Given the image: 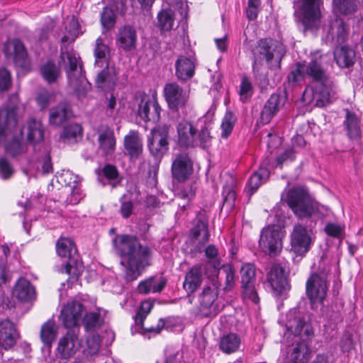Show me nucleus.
Segmentation results:
<instances>
[{"label": "nucleus", "instance_id": "nucleus-1", "mask_svg": "<svg viewBox=\"0 0 363 363\" xmlns=\"http://www.w3.org/2000/svg\"><path fill=\"white\" fill-rule=\"evenodd\" d=\"M113 243L116 254L121 257V264L125 267L126 281L136 280L143 270L151 265L152 250L142 245L136 236L118 235Z\"/></svg>", "mask_w": 363, "mask_h": 363}, {"label": "nucleus", "instance_id": "nucleus-2", "mask_svg": "<svg viewBox=\"0 0 363 363\" xmlns=\"http://www.w3.org/2000/svg\"><path fill=\"white\" fill-rule=\"evenodd\" d=\"M285 52L284 45L272 38L259 40L252 49V72L261 89H265L269 84L267 75L261 72L263 61L265 60L271 69L280 68L281 62Z\"/></svg>", "mask_w": 363, "mask_h": 363}, {"label": "nucleus", "instance_id": "nucleus-3", "mask_svg": "<svg viewBox=\"0 0 363 363\" xmlns=\"http://www.w3.org/2000/svg\"><path fill=\"white\" fill-rule=\"evenodd\" d=\"M304 74L313 89L315 106L324 107L330 103L332 81L324 68L322 56L314 55L309 62H303Z\"/></svg>", "mask_w": 363, "mask_h": 363}, {"label": "nucleus", "instance_id": "nucleus-4", "mask_svg": "<svg viewBox=\"0 0 363 363\" xmlns=\"http://www.w3.org/2000/svg\"><path fill=\"white\" fill-rule=\"evenodd\" d=\"M211 124L200 118L196 125L189 121L182 120L177 125V141L183 147L208 148L212 143Z\"/></svg>", "mask_w": 363, "mask_h": 363}, {"label": "nucleus", "instance_id": "nucleus-5", "mask_svg": "<svg viewBox=\"0 0 363 363\" xmlns=\"http://www.w3.org/2000/svg\"><path fill=\"white\" fill-rule=\"evenodd\" d=\"M284 201L301 220L311 218L318 211V204L308 189L301 186H295L287 190Z\"/></svg>", "mask_w": 363, "mask_h": 363}, {"label": "nucleus", "instance_id": "nucleus-6", "mask_svg": "<svg viewBox=\"0 0 363 363\" xmlns=\"http://www.w3.org/2000/svg\"><path fill=\"white\" fill-rule=\"evenodd\" d=\"M60 59L64 65L69 86L79 98L84 96L90 88V84L83 74L80 57L72 52H62Z\"/></svg>", "mask_w": 363, "mask_h": 363}, {"label": "nucleus", "instance_id": "nucleus-7", "mask_svg": "<svg viewBox=\"0 0 363 363\" xmlns=\"http://www.w3.org/2000/svg\"><path fill=\"white\" fill-rule=\"evenodd\" d=\"M315 237L311 228L301 223L294 225L290 234L291 252L296 256L304 257L311 250Z\"/></svg>", "mask_w": 363, "mask_h": 363}, {"label": "nucleus", "instance_id": "nucleus-8", "mask_svg": "<svg viewBox=\"0 0 363 363\" xmlns=\"http://www.w3.org/2000/svg\"><path fill=\"white\" fill-rule=\"evenodd\" d=\"M170 125L160 124L152 128L147 136V147L150 154L162 158L169 150V133Z\"/></svg>", "mask_w": 363, "mask_h": 363}, {"label": "nucleus", "instance_id": "nucleus-9", "mask_svg": "<svg viewBox=\"0 0 363 363\" xmlns=\"http://www.w3.org/2000/svg\"><path fill=\"white\" fill-rule=\"evenodd\" d=\"M259 245L262 251L271 257L278 255L282 249V234L279 227L269 225L260 233Z\"/></svg>", "mask_w": 363, "mask_h": 363}, {"label": "nucleus", "instance_id": "nucleus-10", "mask_svg": "<svg viewBox=\"0 0 363 363\" xmlns=\"http://www.w3.org/2000/svg\"><path fill=\"white\" fill-rule=\"evenodd\" d=\"M299 20L304 30L317 29L320 24V5L322 0H301Z\"/></svg>", "mask_w": 363, "mask_h": 363}, {"label": "nucleus", "instance_id": "nucleus-11", "mask_svg": "<svg viewBox=\"0 0 363 363\" xmlns=\"http://www.w3.org/2000/svg\"><path fill=\"white\" fill-rule=\"evenodd\" d=\"M328 291L327 275L324 272L313 274L306 282V294L311 302L322 303Z\"/></svg>", "mask_w": 363, "mask_h": 363}, {"label": "nucleus", "instance_id": "nucleus-12", "mask_svg": "<svg viewBox=\"0 0 363 363\" xmlns=\"http://www.w3.org/2000/svg\"><path fill=\"white\" fill-rule=\"evenodd\" d=\"M164 96L169 108L173 111H178L185 107L189 98V91L177 82H170L164 85Z\"/></svg>", "mask_w": 363, "mask_h": 363}, {"label": "nucleus", "instance_id": "nucleus-13", "mask_svg": "<svg viewBox=\"0 0 363 363\" xmlns=\"http://www.w3.org/2000/svg\"><path fill=\"white\" fill-rule=\"evenodd\" d=\"M85 313L86 309L79 301H72L62 308L60 317L65 327L71 328L82 321Z\"/></svg>", "mask_w": 363, "mask_h": 363}, {"label": "nucleus", "instance_id": "nucleus-14", "mask_svg": "<svg viewBox=\"0 0 363 363\" xmlns=\"http://www.w3.org/2000/svg\"><path fill=\"white\" fill-rule=\"evenodd\" d=\"M78 335L74 331H67L58 342L57 355L62 359H68L77 352L79 348Z\"/></svg>", "mask_w": 363, "mask_h": 363}, {"label": "nucleus", "instance_id": "nucleus-15", "mask_svg": "<svg viewBox=\"0 0 363 363\" xmlns=\"http://www.w3.org/2000/svg\"><path fill=\"white\" fill-rule=\"evenodd\" d=\"M193 171V162L187 152L178 154L172 165V177L179 182H184Z\"/></svg>", "mask_w": 363, "mask_h": 363}, {"label": "nucleus", "instance_id": "nucleus-16", "mask_svg": "<svg viewBox=\"0 0 363 363\" xmlns=\"http://www.w3.org/2000/svg\"><path fill=\"white\" fill-rule=\"evenodd\" d=\"M267 282L272 290L277 294H281L289 289V283L283 267L279 264H273L267 274Z\"/></svg>", "mask_w": 363, "mask_h": 363}, {"label": "nucleus", "instance_id": "nucleus-17", "mask_svg": "<svg viewBox=\"0 0 363 363\" xmlns=\"http://www.w3.org/2000/svg\"><path fill=\"white\" fill-rule=\"evenodd\" d=\"M161 107L157 100L145 96L139 104L138 114L144 121L157 122L160 119Z\"/></svg>", "mask_w": 363, "mask_h": 363}, {"label": "nucleus", "instance_id": "nucleus-18", "mask_svg": "<svg viewBox=\"0 0 363 363\" xmlns=\"http://www.w3.org/2000/svg\"><path fill=\"white\" fill-rule=\"evenodd\" d=\"M17 108L15 106L0 109V143L6 139L9 132L17 127Z\"/></svg>", "mask_w": 363, "mask_h": 363}, {"label": "nucleus", "instance_id": "nucleus-19", "mask_svg": "<svg viewBox=\"0 0 363 363\" xmlns=\"http://www.w3.org/2000/svg\"><path fill=\"white\" fill-rule=\"evenodd\" d=\"M285 96L281 94H272L264 105L260 113L259 123L262 125L269 123L284 106Z\"/></svg>", "mask_w": 363, "mask_h": 363}, {"label": "nucleus", "instance_id": "nucleus-20", "mask_svg": "<svg viewBox=\"0 0 363 363\" xmlns=\"http://www.w3.org/2000/svg\"><path fill=\"white\" fill-rule=\"evenodd\" d=\"M19 337L15 325L8 319L0 322V347L6 350L12 348Z\"/></svg>", "mask_w": 363, "mask_h": 363}, {"label": "nucleus", "instance_id": "nucleus-21", "mask_svg": "<svg viewBox=\"0 0 363 363\" xmlns=\"http://www.w3.org/2000/svg\"><path fill=\"white\" fill-rule=\"evenodd\" d=\"M203 233L202 242H206L209 240L208 215L205 210H201L196 214L191 229L192 239L196 240Z\"/></svg>", "mask_w": 363, "mask_h": 363}, {"label": "nucleus", "instance_id": "nucleus-22", "mask_svg": "<svg viewBox=\"0 0 363 363\" xmlns=\"http://www.w3.org/2000/svg\"><path fill=\"white\" fill-rule=\"evenodd\" d=\"M288 317L286 323L287 330L295 337L301 336L299 338L303 339L304 337L308 338L312 335L313 331L311 325L302 320L300 316L292 317L290 313Z\"/></svg>", "mask_w": 363, "mask_h": 363}, {"label": "nucleus", "instance_id": "nucleus-23", "mask_svg": "<svg viewBox=\"0 0 363 363\" xmlns=\"http://www.w3.org/2000/svg\"><path fill=\"white\" fill-rule=\"evenodd\" d=\"M289 351V363H307L311 350L304 339L298 337Z\"/></svg>", "mask_w": 363, "mask_h": 363}, {"label": "nucleus", "instance_id": "nucleus-24", "mask_svg": "<svg viewBox=\"0 0 363 363\" xmlns=\"http://www.w3.org/2000/svg\"><path fill=\"white\" fill-rule=\"evenodd\" d=\"M195 74V62L184 55L178 57L175 62V75L182 82L191 79Z\"/></svg>", "mask_w": 363, "mask_h": 363}, {"label": "nucleus", "instance_id": "nucleus-25", "mask_svg": "<svg viewBox=\"0 0 363 363\" xmlns=\"http://www.w3.org/2000/svg\"><path fill=\"white\" fill-rule=\"evenodd\" d=\"M203 282V267L201 264L193 266L186 272L183 287L188 294L194 293Z\"/></svg>", "mask_w": 363, "mask_h": 363}, {"label": "nucleus", "instance_id": "nucleus-26", "mask_svg": "<svg viewBox=\"0 0 363 363\" xmlns=\"http://www.w3.org/2000/svg\"><path fill=\"white\" fill-rule=\"evenodd\" d=\"M348 35V26L341 18H336L331 21L327 38H330L332 41L337 44L343 43Z\"/></svg>", "mask_w": 363, "mask_h": 363}, {"label": "nucleus", "instance_id": "nucleus-27", "mask_svg": "<svg viewBox=\"0 0 363 363\" xmlns=\"http://www.w3.org/2000/svg\"><path fill=\"white\" fill-rule=\"evenodd\" d=\"M99 148L106 155H111L115 151L116 139L113 130L108 126H101L98 137Z\"/></svg>", "mask_w": 363, "mask_h": 363}, {"label": "nucleus", "instance_id": "nucleus-28", "mask_svg": "<svg viewBox=\"0 0 363 363\" xmlns=\"http://www.w3.org/2000/svg\"><path fill=\"white\" fill-rule=\"evenodd\" d=\"M333 54L335 60L340 67H350L354 63L355 52L347 45L337 46Z\"/></svg>", "mask_w": 363, "mask_h": 363}, {"label": "nucleus", "instance_id": "nucleus-29", "mask_svg": "<svg viewBox=\"0 0 363 363\" xmlns=\"http://www.w3.org/2000/svg\"><path fill=\"white\" fill-rule=\"evenodd\" d=\"M344 125L347 135L351 140H358L361 138L362 130L359 118L349 110H346Z\"/></svg>", "mask_w": 363, "mask_h": 363}, {"label": "nucleus", "instance_id": "nucleus-30", "mask_svg": "<svg viewBox=\"0 0 363 363\" xmlns=\"http://www.w3.org/2000/svg\"><path fill=\"white\" fill-rule=\"evenodd\" d=\"M119 45L125 51L132 50L135 48L137 34L135 29L130 26H125L120 29L118 35Z\"/></svg>", "mask_w": 363, "mask_h": 363}, {"label": "nucleus", "instance_id": "nucleus-31", "mask_svg": "<svg viewBox=\"0 0 363 363\" xmlns=\"http://www.w3.org/2000/svg\"><path fill=\"white\" fill-rule=\"evenodd\" d=\"M72 115L70 106L67 103H60L50 111V123L59 126L69 119Z\"/></svg>", "mask_w": 363, "mask_h": 363}, {"label": "nucleus", "instance_id": "nucleus-32", "mask_svg": "<svg viewBox=\"0 0 363 363\" xmlns=\"http://www.w3.org/2000/svg\"><path fill=\"white\" fill-rule=\"evenodd\" d=\"M13 294L21 301H29L35 298V289L28 279L20 278L14 286Z\"/></svg>", "mask_w": 363, "mask_h": 363}, {"label": "nucleus", "instance_id": "nucleus-33", "mask_svg": "<svg viewBox=\"0 0 363 363\" xmlns=\"http://www.w3.org/2000/svg\"><path fill=\"white\" fill-rule=\"evenodd\" d=\"M241 345L240 336L234 333L223 335L219 340V350L226 354H230L239 350Z\"/></svg>", "mask_w": 363, "mask_h": 363}, {"label": "nucleus", "instance_id": "nucleus-34", "mask_svg": "<svg viewBox=\"0 0 363 363\" xmlns=\"http://www.w3.org/2000/svg\"><path fill=\"white\" fill-rule=\"evenodd\" d=\"M124 147L131 158H138L143 152L142 140L136 132H130L124 138Z\"/></svg>", "mask_w": 363, "mask_h": 363}, {"label": "nucleus", "instance_id": "nucleus-35", "mask_svg": "<svg viewBox=\"0 0 363 363\" xmlns=\"http://www.w3.org/2000/svg\"><path fill=\"white\" fill-rule=\"evenodd\" d=\"M218 286L216 284L211 286H206L199 296L201 310L210 309L218 297Z\"/></svg>", "mask_w": 363, "mask_h": 363}, {"label": "nucleus", "instance_id": "nucleus-36", "mask_svg": "<svg viewBox=\"0 0 363 363\" xmlns=\"http://www.w3.org/2000/svg\"><path fill=\"white\" fill-rule=\"evenodd\" d=\"M64 177H65V180L67 178L72 179L74 178V181L67 184L68 186L71 187V193L70 195L67 198L66 201L71 205H76L79 203V201L83 199L84 194L78 186V183L77 181V176H74L71 172H67Z\"/></svg>", "mask_w": 363, "mask_h": 363}, {"label": "nucleus", "instance_id": "nucleus-37", "mask_svg": "<svg viewBox=\"0 0 363 363\" xmlns=\"http://www.w3.org/2000/svg\"><path fill=\"white\" fill-rule=\"evenodd\" d=\"M56 335L57 330L53 320H49L42 325L40 338L45 345L50 347L56 338Z\"/></svg>", "mask_w": 363, "mask_h": 363}, {"label": "nucleus", "instance_id": "nucleus-38", "mask_svg": "<svg viewBox=\"0 0 363 363\" xmlns=\"http://www.w3.org/2000/svg\"><path fill=\"white\" fill-rule=\"evenodd\" d=\"M43 129L40 121L30 119L28 123L27 138L30 143H38L43 140Z\"/></svg>", "mask_w": 363, "mask_h": 363}, {"label": "nucleus", "instance_id": "nucleus-39", "mask_svg": "<svg viewBox=\"0 0 363 363\" xmlns=\"http://www.w3.org/2000/svg\"><path fill=\"white\" fill-rule=\"evenodd\" d=\"M230 184H225L223 190V208H225L227 211H230L235 206L236 194L233 189L234 179L232 177H229Z\"/></svg>", "mask_w": 363, "mask_h": 363}, {"label": "nucleus", "instance_id": "nucleus-40", "mask_svg": "<svg viewBox=\"0 0 363 363\" xmlns=\"http://www.w3.org/2000/svg\"><path fill=\"white\" fill-rule=\"evenodd\" d=\"M109 53L108 47L103 43V40L99 38L96 40L94 55L96 57L95 64L100 67L108 64L107 55Z\"/></svg>", "mask_w": 363, "mask_h": 363}, {"label": "nucleus", "instance_id": "nucleus-41", "mask_svg": "<svg viewBox=\"0 0 363 363\" xmlns=\"http://www.w3.org/2000/svg\"><path fill=\"white\" fill-rule=\"evenodd\" d=\"M334 6L340 13L349 15L357 11L359 0H333Z\"/></svg>", "mask_w": 363, "mask_h": 363}, {"label": "nucleus", "instance_id": "nucleus-42", "mask_svg": "<svg viewBox=\"0 0 363 363\" xmlns=\"http://www.w3.org/2000/svg\"><path fill=\"white\" fill-rule=\"evenodd\" d=\"M40 71L45 80L50 84L55 82L60 75V68L50 61L43 65Z\"/></svg>", "mask_w": 363, "mask_h": 363}, {"label": "nucleus", "instance_id": "nucleus-43", "mask_svg": "<svg viewBox=\"0 0 363 363\" xmlns=\"http://www.w3.org/2000/svg\"><path fill=\"white\" fill-rule=\"evenodd\" d=\"M14 52V62L20 67H23L27 60L28 52L24 44L18 39L12 41Z\"/></svg>", "mask_w": 363, "mask_h": 363}, {"label": "nucleus", "instance_id": "nucleus-44", "mask_svg": "<svg viewBox=\"0 0 363 363\" xmlns=\"http://www.w3.org/2000/svg\"><path fill=\"white\" fill-rule=\"evenodd\" d=\"M158 26L164 31H169L173 28L174 13L170 9H163L157 14Z\"/></svg>", "mask_w": 363, "mask_h": 363}, {"label": "nucleus", "instance_id": "nucleus-45", "mask_svg": "<svg viewBox=\"0 0 363 363\" xmlns=\"http://www.w3.org/2000/svg\"><path fill=\"white\" fill-rule=\"evenodd\" d=\"M55 247L57 254L59 256L62 257H69L72 250L74 247V244L70 238L61 237L57 240Z\"/></svg>", "mask_w": 363, "mask_h": 363}, {"label": "nucleus", "instance_id": "nucleus-46", "mask_svg": "<svg viewBox=\"0 0 363 363\" xmlns=\"http://www.w3.org/2000/svg\"><path fill=\"white\" fill-rule=\"evenodd\" d=\"M287 79L288 82L293 86L301 83L306 79L303 62H298L295 64L289 73Z\"/></svg>", "mask_w": 363, "mask_h": 363}, {"label": "nucleus", "instance_id": "nucleus-47", "mask_svg": "<svg viewBox=\"0 0 363 363\" xmlns=\"http://www.w3.org/2000/svg\"><path fill=\"white\" fill-rule=\"evenodd\" d=\"M236 121L237 118L232 111L225 113L221 123L222 138H227L230 135Z\"/></svg>", "mask_w": 363, "mask_h": 363}, {"label": "nucleus", "instance_id": "nucleus-48", "mask_svg": "<svg viewBox=\"0 0 363 363\" xmlns=\"http://www.w3.org/2000/svg\"><path fill=\"white\" fill-rule=\"evenodd\" d=\"M116 80L113 72L108 67V64L106 65V68L100 72L96 79V84L99 88H104L114 83Z\"/></svg>", "mask_w": 363, "mask_h": 363}, {"label": "nucleus", "instance_id": "nucleus-49", "mask_svg": "<svg viewBox=\"0 0 363 363\" xmlns=\"http://www.w3.org/2000/svg\"><path fill=\"white\" fill-rule=\"evenodd\" d=\"M60 272L62 274H68L69 277L68 281L73 283L76 281L79 277L80 268L77 266L75 261L70 259L68 262L62 264Z\"/></svg>", "mask_w": 363, "mask_h": 363}, {"label": "nucleus", "instance_id": "nucleus-50", "mask_svg": "<svg viewBox=\"0 0 363 363\" xmlns=\"http://www.w3.org/2000/svg\"><path fill=\"white\" fill-rule=\"evenodd\" d=\"M239 94L240 100L243 102L249 100L253 94V86L250 78L245 75L242 76L240 85Z\"/></svg>", "mask_w": 363, "mask_h": 363}, {"label": "nucleus", "instance_id": "nucleus-51", "mask_svg": "<svg viewBox=\"0 0 363 363\" xmlns=\"http://www.w3.org/2000/svg\"><path fill=\"white\" fill-rule=\"evenodd\" d=\"M241 284L255 282V267L253 264L245 263L240 269Z\"/></svg>", "mask_w": 363, "mask_h": 363}, {"label": "nucleus", "instance_id": "nucleus-52", "mask_svg": "<svg viewBox=\"0 0 363 363\" xmlns=\"http://www.w3.org/2000/svg\"><path fill=\"white\" fill-rule=\"evenodd\" d=\"M67 33L62 38L61 41L63 43L73 42L79 35L78 22L72 18L69 24L65 27Z\"/></svg>", "mask_w": 363, "mask_h": 363}, {"label": "nucleus", "instance_id": "nucleus-53", "mask_svg": "<svg viewBox=\"0 0 363 363\" xmlns=\"http://www.w3.org/2000/svg\"><path fill=\"white\" fill-rule=\"evenodd\" d=\"M115 11L109 7H105L101 14V23L106 30L113 28L116 23Z\"/></svg>", "mask_w": 363, "mask_h": 363}, {"label": "nucleus", "instance_id": "nucleus-54", "mask_svg": "<svg viewBox=\"0 0 363 363\" xmlns=\"http://www.w3.org/2000/svg\"><path fill=\"white\" fill-rule=\"evenodd\" d=\"M104 177L109 181L113 187H116L121 182L117 168L112 164H106L102 169Z\"/></svg>", "mask_w": 363, "mask_h": 363}, {"label": "nucleus", "instance_id": "nucleus-55", "mask_svg": "<svg viewBox=\"0 0 363 363\" xmlns=\"http://www.w3.org/2000/svg\"><path fill=\"white\" fill-rule=\"evenodd\" d=\"M255 282L242 284V295L244 300H249L254 303H258L259 302V298L255 289Z\"/></svg>", "mask_w": 363, "mask_h": 363}, {"label": "nucleus", "instance_id": "nucleus-56", "mask_svg": "<svg viewBox=\"0 0 363 363\" xmlns=\"http://www.w3.org/2000/svg\"><path fill=\"white\" fill-rule=\"evenodd\" d=\"M82 322L84 323L86 330H94L100 326V314L96 312H86Z\"/></svg>", "mask_w": 363, "mask_h": 363}, {"label": "nucleus", "instance_id": "nucleus-57", "mask_svg": "<svg viewBox=\"0 0 363 363\" xmlns=\"http://www.w3.org/2000/svg\"><path fill=\"white\" fill-rule=\"evenodd\" d=\"M268 174V172L266 169H259V172H256L252 174L248 181L250 189L252 193L261 185L263 177H267Z\"/></svg>", "mask_w": 363, "mask_h": 363}, {"label": "nucleus", "instance_id": "nucleus-58", "mask_svg": "<svg viewBox=\"0 0 363 363\" xmlns=\"http://www.w3.org/2000/svg\"><path fill=\"white\" fill-rule=\"evenodd\" d=\"M82 128L77 123H72L65 127L63 130V136L65 138L76 140L78 136L82 135Z\"/></svg>", "mask_w": 363, "mask_h": 363}, {"label": "nucleus", "instance_id": "nucleus-59", "mask_svg": "<svg viewBox=\"0 0 363 363\" xmlns=\"http://www.w3.org/2000/svg\"><path fill=\"white\" fill-rule=\"evenodd\" d=\"M120 210L119 213L123 218H128L132 215L134 208V203L130 200H125V196L123 195L120 199Z\"/></svg>", "mask_w": 363, "mask_h": 363}, {"label": "nucleus", "instance_id": "nucleus-60", "mask_svg": "<svg viewBox=\"0 0 363 363\" xmlns=\"http://www.w3.org/2000/svg\"><path fill=\"white\" fill-rule=\"evenodd\" d=\"M153 307V303L150 301H143L135 316V323L138 325H143L144 320Z\"/></svg>", "mask_w": 363, "mask_h": 363}, {"label": "nucleus", "instance_id": "nucleus-61", "mask_svg": "<svg viewBox=\"0 0 363 363\" xmlns=\"http://www.w3.org/2000/svg\"><path fill=\"white\" fill-rule=\"evenodd\" d=\"M195 196V189L192 185L184 186L177 194V197L182 201H186V204H189L190 201Z\"/></svg>", "mask_w": 363, "mask_h": 363}, {"label": "nucleus", "instance_id": "nucleus-62", "mask_svg": "<svg viewBox=\"0 0 363 363\" xmlns=\"http://www.w3.org/2000/svg\"><path fill=\"white\" fill-rule=\"evenodd\" d=\"M88 352L91 355L96 354L101 346L100 337L98 335H91L86 339Z\"/></svg>", "mask_w": 363, "mask_h": 363}, {"label": "nucleus", "instance_id": "nucleus-63", "mask_svg": "<svg viewBox=\"0 0 363 363\" xmlns=\"http://www.w3.org/2000/svg\"><path fill=\"white\" fill-rule=\"evenodd\" d=\"M221 270L225 275V286L223 289L225 291H230L235 282V271L231 266H223Z\"/></svg>", "mask_w": 363, "mask_h": 363}, {"label": "nucleus", "instance_id": "nucleus-64", "mask_svg": "<svg viewBox=\"0 0 363 363\" xmlns=\"http://www.w3.org/2000/svg\"><path fill=\"white\" fill-rule=\"evenodd\" d=\"M11 85L10 72L5 68H0V91L7 90Z\"/></svg>", "mask_w": 363, "mask_h": 363}]
</instances>
